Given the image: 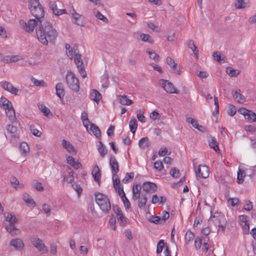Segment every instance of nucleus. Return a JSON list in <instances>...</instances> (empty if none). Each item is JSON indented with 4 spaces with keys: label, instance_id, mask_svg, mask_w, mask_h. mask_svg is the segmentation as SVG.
<instances>
[{
    "label": "nucleus",
    "instance_id": "58",
    "mask_svg": "<svg viewBox=\"0 0 256 256\" xmlns=\"http://www.w3.org/2000/svg\"><path fill=\"white\" fill-rule=\"evenodd\" d=\"M234 6L236 8L242 9L246 7V4L243 0H238L235 2Z\"/></svg>",
    "mask_w": 256,
    "mask_h": 256
},
{
    "label": "nucleus",
    "instance_id": "46",
    "mask_svg": "<svg viewBox=\"0 0 256 256\" xmlns=\"http://www.w3.org/2000/svg\"><path fill=\"white\" fill-rule=\"evenodd\" d=\"M66 54L68 56L70 59H72L73 58L76 56V55L78 52V49H66Z\"/></svg>",
    "mask_w": 256,
    "mask_h": 256
},
{
    "label": "nucleus",
    "instance_id": "24",
    "mask_svg": "<svg viewBox=\"0 0 256 256\" xmlns=\"http://www.w3.org/2000/svg\"><path fill=\"white\" fill-rule=\"evenodd\" d=\"M6 220L9 222V224H14L18 222L17 218L12 214L7 212L4 214Z\"/></svg>",
    "mask_w": 256,
    "mask_h": 256
},
{
    "label": "nucleus",
    "instance_id": "60",
    "mask_svg": "<svg viewBox=\"0 0 256 256\" xmlns=\"http://www.w3.org/2000/svg\"><path fill=\"white\" fill-rule=\"evenodd\" d=\"M164 240H160L157 245L156 252L158 254L161 253L164 248Z\"/></svg>",
    "mask_w": 256,
    "mask_h": 256
},
{
    "label": "nucleus",
    "instance_id": "39",
    "mask_svg": "<svg viewBox=\"0 0 256 256\" xmlns=\"http://www.w3.org/2000/svg\"><path fill=\"white\" fill-rule=\"evenodd\" d=\"M20 150L22 154L25 155L29 152L30 148L26 142H23L20 145Z\"/></svg>",
    "mask_w": 256,
    "mask_h": 256
},
{
    "label": "nucleus",
    "instance_id": "28",
    "mask_svg": "<svg viewBox=\"0 0 256 256\" xmlns=\"http://www.w3.org/2000/svg\"><path fill=\"white\" fill-rule=\"evenodd\" d=\"M118 96L119 98V101L120 104L122 105L130 106L133 103L132 100L128 98L126 96L119 95Z\"/></svg>",
    "mask_w": 256,
    "mask_h": 256
},
{
    "label": "nucleus",
    "instance_id": "18",
    "mask_svg": "<svg viewBox=\"0 0 256 256\" xmlns=\"http://www.w3.org/2000/svg\"><path fill=\"white\" fill-rule=\"evenodd\" d=\"M49 7L52 10L54 14L56 16H60L62 14L66 13V10L60 9L57 8V5L55 2H50L49 3Z\"/></svg>",
    "mask_w": 256,
    "mask_h": 256
},
{
    "label": "nucleus",
    "instance_id": "47",
    "mask_svg": "<svg viewBox=\"0 0 256 256\" xmlns=\"http://www.w3.org/2000/svg\"><path fill=\"white\" fill-rule=\"evenodd\" d=\"M38 106L39 108L44 113V116H48V115L50 114V110L47 107H46L44 104H38Z\"/></svg>",
    "mask_w": 256,
    "mask_h": 256
},
{
    "label": "nucleus",
    "instance_id": "55",
    "mask_svg": "<svg viewBox=\"0 0 256 256\" xmlns=\"http://www.w3.org/2000/svg\"><path fill=\"white\" fill-rule=\"evenodd\" d=\"M0 60L6 64L11 63V55L3 56L0 54Z\"/></svg>",
    "mask_w": 256,
    "mask_h": 256
},
{
    "label": "nucleus",
    "instance_id": "29",
    "mask_svg": "<svg viewBox=\"0 0 256 256\" xmlns=\"http://www.w3.org/2000/svg\"><path fill=\"white\" fill-rule=\"evenodd\" d=\"M150 145V143L148 141V137L142 138L138 142L139 146L142 149H146L148 148Z\"/></svg>",
    "mask_w": 256,
    "mask_h": 256
},
{
    "label": "nucleus",
    "instance_id": "64",
    "mask_svg": "<svg viewBox=\"0 0 256 256\" xmlns=\"http://www.w3.org/2000/svg\"><path fill=\"white\" fill-rule=\"evenodd\" d=\"M30 130L32 134L34 136L40 137L42 134L41 132L36 128H34V126H30Z\"/></svg>",
    "mask_w": 256,
    "mask_h": 256
},
{
    "label": "nucleus",
    "instance_id": "43",
    "mask_svg": "<svg viewBox=\"0 0 256 256\" xmlns=\"http://www.w3.org/2000/svg\"><path fill=\"white\" fill-rule=\"evenodd\" d=\"M148 200V198L146 196L143 195L140 198H139L138 202V207L140 209H142L144 208Z\"/></svg>",
    "mask_w": 256,
    "mask_h": 256
},
{
    "label": "nucleus",
    "instance_id": "59",
    "mask_svg": "<svg viewBox=\"0 0 256 256\" xmlns=\"http://www.w3.org/2000/svg\"><path fill=\"white\" fill-rule=\"evenodd\" d=\"M149 221L155 224H160L162 222L160 217L156 216H152Z\"/></svg>",
    "mask_w": 256,
    "mask_h": 256
},
{
    "label": "nucleus",
    "instance_id": "1",
    "mask_svg": "<svg viewBox=\"0 0 256 256\" xmlns=\"http://www.w3.org/2000/svg\"><path fill=\"white\" fill-rule=\"evenodd\" d=\"M38 39L46 46L48 42H53L58 36V32L52 25L46 20L40 21L38 28H36Z\"/></svg>",
    "mask_w": 256,
    "mask_h": 256
},
{
    "label": "nucleus",
    "instance_id": "31",
    "mask_svg": "<svg viewBox=\"0 0 256 256\" xmlns=\"http://www.w3.org/2000/svg\"><path fill=\"white\" fill-rule=\"evenodd\" d=\"M129 126L130 131L134 134L138 128L137 120L135 117L132 116L129 122Z\"/></svg>",
    "mask_w": 256,
    "mask_h": 256
},
{
    "label": "nucleus",
    "instance_id": "50",
    "mask_svg": "<svg viewBox=\"0 0 256 256\" xmlns=\"http://www.w3.org/2000/svg\"><path fill=\"white\" fill-rule=\"evenodd\" d=\"M167 40L170 42H174L176 40V32L174 31L170 30L167 36Z\"/></svg>",
    "mask_w": 256,
    "mask_h": 256
},
{
    "label": "nucleus",
    "instance_id": "33",
    "mask_svg": "<svg viewBox=\"0 0 256 256\" xmlns=\"http://www.w3.org/2000/svg\"><path fill=\"white\" fill-rule=\"evenodd\" d=\"M90 130L94 134L97 138H100L101 136L100 130L94 124L91 123Z\"/></svg>",
    "mask_w": 256,
    "mask_h": 256
},
{
    "label": "nucleus",
    "instance_id": "54",
    "mask_svg": "<svg viewBox=\"0 0 256 256\" xmlns=\"http://www.w3.org/2000/svg\"><path fill=\"white\" fill-rule=\"evenodd\" d=\"M240 220L244 222V226L248 230H249V223H248V219L246 216L242 215L240 216Z\"/></svg>",
    "mask_w": 256,
    "mask_h": 256
},
{
    "label": "nucleus",
    "instance_id": "20",
    "mask_svg": "<svg viewBox=\"0 0 256 256\" xmlns=\"http://www.w3.org/2000/svg\"><path fill=\"white\" fill-rule=\"evenodd\" d=\"M56 95L60 99L62 100L65 95V92L63 84L61 82L58 83L56 86Z\"/></svg>",
    "mask_w": 256,
    "mask_h": 256
},
{
    "label": "nucleus",
    "instance_id": "27",
    "mask_svg": "<svg viewBox=\"0 0 256 256\" xmlns=\"http://www.w3.org/2000/svg\"><path fill=\"white\" fill-rule=\"evenodd\" d=\"M62 146L66 149L68 152L72 153L75 152L74 146L70 142L66 140H63L62 142Z\"/></svg>",
    "mask_w": 256,
    "mask_h": 256
},
{
    "label": "nucleus",
    "instance_id": "45",
    "mask_svg": "<svg viewBox=\"0 0 256 256\" xmlns=\"http://www.w3.org/2000/svg\"><path fill=\"white\" fill-rule=\"evenodd\" d=\"M138 35L140 36V38L144 42H148L151 44L154 42L153 40H150V36L148 34H144L140 32L138 33Z\"/></svg>",
    "mask_w": 256,
    "mask_h": 256
},
{
    "label": "nucleus",
    "instance_id": "42",
    "mask_svg": "<svg viewBox=\"0 0 256 256\" xmlns=\"http://www.w3.org/2000/svg\"><path fill=\"white\" fill-rule=\"evenodd\" d=\"M32 186L38 191L42 192L44 190V187L41 182L36 180H33L32 182Z\"/></svg>",
    "mask_w": 256,
    "mask_h": 256
},
{
    "label": "nucleus",
    "instance_id": "52",
    "mask_svg": "<svg viewBox=\"0 0 256 256\" xmlns=\"http://www.w3.org/2000/svg\"><path fill=\"white\" fill-rule=\"evenodd\" d=\"M28 8L31 10L34 7L36 8L41 6L38 0H28Z\"/></svg>",
    "mask_w": 256,
    "mask_h": 256
},
{
    "label": "nucleus",
    "instance_id": "17",
    "mask_svg": "<svg viewBox=\"0 0 256 256\" xmlns=\"http://www.w3.org/2000/svg\"><path fill=\"white\" fill-rule=\"evenodd\" d=\"M5 228L12 236L20 235L21 233L20 230L16 228L14 224H8L5 226Z\"/></svg>",
    "mask_w": 256,
    "mask_h": 256
},
{
    "label": "nucleus",
    "instance_id": "61",
    "mask_svg": "<svg viewBox=\"0 0 256 256\" xmlns=\"http://www.w3.org/2000/svg\"><path fill=\"white\" fill-rule=\"evenodd\" d=\"M214 105L216 106V108L214 112H213V115L216 116V114H218L219 112V104H218V97L214 96Z\"/></svg>",
    "mask_w": 256,
    "mask_h": 256
},
{
    "label": "nucleus",
    "instance_id": "19",
    "mask_svg": "<svg viewBox=\"0 0 256 256\" xmlns=\"http://www.w3.org/2000/svg\"><path fill=\"white\" fill-rule=\"evenodd\" d=\"M188 123H190L192 126L198 131L204 132L205 130V128L198 124V120L194 118H189L186 120Z\"/></svg>",
    "mask_w": 256,
    "mask_h": 256
},
{
    "label": "nucleus",
    "instance_id": "6",
    "mask_svg": "<svg viewBox=\"0 0 256 256\" xmlns=\"http://www.w3.org/2000/svg\"><path fill=\"white\" fill-rule=\"evenodd\" d=\"M20 25L22 26L24 30L29 33L34 31L36 25H39V22L38 20L30 19L28 22H26L24 20L20 22Z\"/></svg>",
    "mask_w": 256,
    "mask_h": 256
},
{
    "label": "nucleus",
    "instance_id": "25",
    "mask_svg": "<svg viewBox=\"0 0 256 256\" xmlns=\"http://www.w3.org/2000/svg\"><path fill=\"white\" fill-rule=\"evenodd\" d=\"M90 97L91 99L96 103H98L102 98L100 92L95 89H93L92 90Z\"/></svg>",
    "mask_w": 256,
    "mask_h": 256
},
{
    "label": "nucleus",
    "instance_id": "57",
    "mask_svg": "<svg viewBox=\"0 0 256 256\" xmlns=\"http://www.w3.org/2000/svg\"><path fill=\"white\" fill-rule=\"evenodd\" d=\"M236 110L235 107L232 104H230L228 106V109L227 110L228 114L230 116H233L236 112Z\"/></svg>",
    "mask_w": 256,
    "mask_h": 256
},
{
    "label": "nucleus",
    "instance_id": "4",
    "mask_svg": "<svg viewBox=\"0 0 256 256\" xmlns=\"http://www.w3.org/2000/svg\"><path fill=\"white\" fill-rule=\"evenodd\" d=\"M210 221L212 222L216 226H218L219 230L224 231L226 220L223 214L218 212H215L214 215L210 216Z\"/></svg>",
    "mask_w": 256,
    "mask_h": 256
},
{
    "label": "nucleus",
    "instance_id": "40",
    "mask_svg": "<svg viewBox=\"0 0 256 256\" xmlns=\"http://www.w3.org/2000/svg\"><path fill=\"white\" fill-rule=\"evenodd\" d=\"M0 104L2 105V106H3L4 109L12 106V103L10 101L3 96H2L0 98Z\"/></svg>",
    "mask_w": 256,
    "mask_h": 256
},
{
    "label": "nucleus",
    "instance_id": "48",
    "mask_svg": "<svg viewBox=\"0 0 256 256\" xmlns=\"http://www.w3.org/2000/svg\"><path fill=\"white\" fill-rule=\"evenodd\" d=\"M150 58L154 60L155 62H158L160 60V56L153 50L146 51Z\"/></svg>",
    "mask_w": 256,
    "mask_h": 256
},
{
    "label": "nucleus",
    "instance_id": "38",
    "mask_svg": "<svg viewBox=\"0 0 256 256\" xmlns=\"http://www.w3.org/2000/svg\"><path fill=\"white\" fill-rule=\"evenodd\" d=\"M10 182L11 184H13L14 188L16 190L22 188L24 186V184H20L18 179L15 177L11 178Z\"/></svg>",
    "mask_w": 256,
    "mask_h": 256
},
{
    "label": "nucleus",
    "instance_id": "62",
    "mask_svg": "<svg viewBox=\"0 0 256 256\" xmlns=\"http://www.w3.org/2000/svg\"><path fill=\"white\" fill-rule=\"evenodd\" d=\"M134 176V172L126 173L122 181L124 183H127L130 181V179L133 178Z\"/></svg>",
    "mask_w": 256,
    "mask_h": 256
},
{
    "label": "nucleus",
    "instance_id": "32",
    "mask_svg": "<svg viewBox=\"0 0 256 256\" xmlns=\"http://www.w3.org/2000/svg\"><path fill=\"white\" fill-rule=\"evenodd\" d=\"M114 188L115 190L118 194L120 192H123V186L120 184V179L112 180Z\"/></svg>",
    "mask_w": 256,
    "mask_h": 256
},
{
    "label": "nucleus",
    "instance_id": "49",
    "mask_svg": "<svg viewBox=\"0 0 256 256\" xmlns=\"http://www.w3.org/2000/svg\"><path fill=\"white\" fill-rule=\"evenodd\" d=\"M170 66L172 70V72L175 74L178 75L181 74L182 71L176 63L174 62V64H172Z\"/></svg>",
    "mask_w": 256,
    "mask_h": 256
},
{
    "label": "nucleus",
    "instance_id": "14",
    "mask_svg": "<svg viewBox=\"0 0 256 256\" xmlns=\"http://www.w3.org/2000/svg\"><path fill=\"white\" fill-rule=\"evenodd\" d=\"M142 188L144 191L149 194L154 193L157 190L156 184L150 182H144L142 186Z\"/></svg>",
    "mask_w": 256,
    "mask_h": 256
},
{
    "label": "nucleus",
    "instance_id": "12",
    "mask_svg": "<svg viewBox=\"0 0 256 256\" xmlns=\"http://www.w3.org/2000/svg\"><path fill=\"white\" fill-rule=\"evenodd\" d=\"M1 86L5 90L14 94L15 96L18 95L19 90L14 87L13 85L10 82L7 81H3L1 82Z\"/></svg>",
    "mask_w": 256,
    "mask_h": 256
},
{
    "label": "nucleus",
    "instance_id": "2",
    "mask_svg": "<svg viewBox=\"0 0 256 256\" xmlns=\"http://www.w3.org/2000/svg\"><path fill=\"white\" fill-rule=\"evenodd\" d=\"M96 203L100 208L104 212H108L111 208V206L109 199L106 195L96 192L94 194Z\"/></svg>",
    "mask_w": 256,
    "mask_h": 256
},
{
    "label": "nucleus",
    "instance_id": "35",
    "mask_svg": "<svg viewBox=\"0 0 256 256\" xmlns=\"http://www.w3.org/2000/svg\"><path fill=\"white\" fill-rule=\"evenodd\" d=\"M209 146L211 148L214 149V150L216 152L219 151V147L218 145V143L216 139L213 136L210 137V140H209Z\"/></svg>",
    "mask_w": 256,
    "mask_h": 256
},
{
    "label": "nucleus",
    "instance_id": "15",
    "mask_svg": "<svg viewBox=\"0 0 256 256\" xmlns=\"http://www.w3.org/2000/svg\"><path fill=\"white\" fill-rule=\"evenodd\" d=\"M10 244L13 246L16 250L21 251L24 247V244L22 239L15 238L10 240Z\"/></svg>",
    "mask_w": 256,
    "mask_h": 256
},
{
    "label": "nucleus",
    "instance_id": "63",
    "mask_svg": "<svg viewBox=\"0 0 256 256\" xmlns=\"http://www.w3.org/2000/svg\"><path fill=\"white\" fill-rule=\"evenodd\" d=\"M170 174L173 178H178L180 175V171L176 168H172L170 171Z\"/></svg>",
    "mask_w": 256,
    "mask_h": 256
},
{
    "label": "nucleus",
    "instance_id": "44",
    "mask_svg": "<svg viewBox=\"0 0 256 256\" xmlns=\"http://www.w3.org/2000/svg\"><path fill=\"white\" fill-rule=\"evenodd\" d=\"M214 59L219 62H224V56L221 55L220 53L218 52H214L212 54Z\"/></svg>",
    "mask_w": 256,
    "mask_h": 256
},
{
    "label": "nucleus",
    "instance_id": "8",
    "mask_svg": "<svg viewBox=\"0 0 256 256\" xmlns=\"http://www.w3.org/2000/svg\"><path fill=\"white\" fill-rule=\"evenodd\" d=\"M10 124H8L6 126V132L8 134L10 135V136L14 138H18V127L17 125H19L18 123H12L10 122Z\"/></svg>",
    "mask_w": 256,
    "mask_h": 256
},
{
    "label": "nucleus",
    "instance_id": "11",
    "mask_svg": "<svg viewBox=\"0 0 256 256\" xmlns=\"http://www.w3.org/2000/svg\"><path fill=\"white\" fill-rule=\"evenodd\" d=\"M238 112L244 116L246 119L252 122L256 121V114L250 110L244 108H240L238 110Z\"/></svg>",
    "mask_w": 256,
    "mask_h": 256
},
{
    "label": "nucleus",
    "instance_id": "34",
    "mask_svg": "<svg viewBox=\"0 0 256 256\" xmlns=\"http://www.w3.org/2000/svg\"><path fill=\"white\" fill-rule=\"evenodd\" d=\"M24 200L28 206H35V202L32 197L28 194L25 193L22 196Z\"/></svg>",
    "mask_w": 256,
    "mask_h": 256
},
{
    "label": "nucleus",
    "instance_id": "16",
    "mask_svg": "<svg viewBox=\"0 0 256 256\" xmlns=\"http://www.w3.org/2000/svg\"><path fill=\"white\" fill-rule=\"evenodd\" d=\"M110 166L112 172L118 173L119 172V165L116 157L112 155L110 160Z\"/></svg>",
    "mask_w": 256,
    "mask_h": 256
},
{
    "label": "nucleus",
    "instance_id": "26",
    "mask_svg": "<svg viewBox=\"0 0 256 256\" xmlns=\"http://www.w3.org/2000/svg\"><path fill=\"white\" fill-rule=\"evenodd\" d=\"M70 14L72 15V18L73 19V22L74 24L78 26L82 25V22H80V18H81V16L76 13L74 8L72 10V12H70Z\"/></svg>",
    "mask_w": 256,
    "mask_h": 256
},
{
    "label": "nucleus",
    "instance_id": "5",
    "mask_svg": "<svg viewBox=\"0 0 256 256\" xmlns=\"http://www.w3.org/2000/svg\"><path fill=\"white\" fill-rule=\"evenodd\" d=\"M30 242L34 248L41 254H46L48 252L47 247L45 246L42 240L36 236L30 238Z\"/></svg>",
    "mask_w": 256,
    "mask_h": 256
},
{
    "label": "nucleus",
    "instance_id": "13",
    "mask_svg": "<svg viewBox=\"0 0 256 256\" xmlns=\"http://www.w3.org/2000/svg\"><path fill=\"white\" fill-rule=\"evenodd\" d=\"M5 111L6 116L10 122L18 123V121L16 118L15 110L13 108V106L8 108H5Z\"/></svg>",
    "mask_w": 256,
    "mask_h": 256
},
{
    "label": "nucleus",
    "instance_id": "56",
    "mask_svg": "<svg viewBox=\"0 0 256 256\" xmlns=\"http://www.w3.org/2000/svg\"><path fill=\"white\" fill-rule=\"evenodd\" d=\"M32 81L33 84L37 86H46V82L43 80H38L34 78H32Z\"/></svg>",
    "mask_w": 256,
    "mask_h": 256
},
{
    "label": "nucleus",
    "instance_id": "21",
    "mask_svg": "<svg viewBox=\"0 0 256 256\" xmlns=\"http://www.w3.org/2000/svg\"><path fill=\"white\" fill-rule=\"evenodd\" d=\"M92 174L94 180L96 182H97L98 184H100V181L101 174L100 172V170L98 165L96 164L93 168V169L92 171Z\"/></svg>",
    "mask_w": 256,
    "mask_h": 256
},
{
    "label": "nucleus",
    "instance_id": "41",
    "mask_svg": "<svg viewBox=\"0 0 256 256\" xmlns=\"http://www.w3.org/2000/svg\"><path fill=\"white\" fill-rule=\"evenodd\" d=\"M226 72L231 77H236L240 73L238 70L231 67L226 68Z\"/></svg>",
    "mask_w": 256,
    "mask_h": 256
},
{
    "label": "nucleus",
    "instance_id": "3",
    "mask_svg": "<svg viewBox=\"0 0 256 256\" xmlns=\"http://www.w3.org/2000/svg\"><path fill=\"white\" fill-rule=\"evenodd\" d=\"M66 82L68 87L74 92H78L79 91V80L74 74L70 70L67 72L66 74Z\"/></svg>",
    "mask_w": 256,
    "mask_h": 256
},
{
    "label": "nucleus",
    "instance_id": "30",
    "mask_svg": "<svg viewBox=\"0 0 256 256\" xmlns=\"http://www.w3.org/2000/svg\"><path fill=\"white\" fill-rule=\"evenodd\" d=\"M118 194L120 196L121 200L124 203L126 209H129L130 206V204L128 200L126 197L124 191H123V192H120V193H118Z\"/></svg>",
    "mask_w": 256,
    "mask_h": 256
},
{
    "label": "nucleus",
    "instance_id": "10",
    "mask_svg": "<svg viewBox=\"0 0 256 256\" xmlns=\"http://www.w3.org/2000/svg\"><path fill=\"white\" fill-rule=\"evenodd\" d=\"M30 10L32 15L38 20L39 22H40V21H44L42 19L44 16V11L42 5L36 8L34 7L33 8Z\"/></svg>",
    "mask_w": 256,
    "mask_h": 256
},
{
    "label": "nucleus",
    "instance_id": "36",
    "mask_svg": "<svg viewBox=\"0 0 256 256\" xmlns=\"http://www.w3.org/2000/svg\"><path fill=\"white\" fill-rule=\"evenodd\" d=\"M93 14H94L96 17L101 20H102L104 22L106 23H108V19L104 16L103 14H102L100 12H99L98 10L94 8L93 10Z\"/></svg>",
    "mask_w": 256,
    "mask_h": 256
},
{
    "label": "nucleus",
    "instance_id": "53",
    "mask_svg": "<svg viewBox=\"0 0 256 256\" xmlns=\"http://www.w3.org/2000/svg\"><path fill=\"white\" fill-rule=\"evenodd\" d=\"M128 218L125 217L123 214L118 216V222L119 224L122 226H124L127 222Z\"/></svg>",
    "mask_w": 256,
    "mask_h": 256
},
{
    "label": "nucleus",
    "instance_id": "51",
    "mask_svg": "<svg viewBox=\"0 0 256 256\" xmlns=\"http://www.w3.org/2000/svg\"><path fill=\"white\" fill-rule=\"evenodd\" d=\"M194 238V234L190 230H188L185 235V240L187 244L192 242Z\"/></svg>",
    "mask_w": 256,
    "mask_h": 256
},
{
    "label": "nucleus",
    "instance_id": "37",
    "mask_svg": "<svg viewBox=\"0 0 256 256\" xmlns=\"http://www.w3.org/2000/svg\"><path fill=\"white\" fill-rule=\"evenodd\" d=\"M233 97L234 99L238 103H242L245 101L244 98L242 94L238 92V91H233Z\"/></svg>",
    "mask_w": 256,
    "mask_h": 256
},
{
    "label": "nucleus",
    "instance_id": "7",
    "mask_svg": "<svg viewBox=\"0 0 256 256\" xmlns=\"http://www.w3.org/2000/svg\"><path fill=\"white\" fill-rule=\"evenodd\" d=\"M160 84L168 93L176 94L179 93V91L175 88L174 84L167 80L164 79L160 80Z\"/></svg>",
    "mask_w": 256,
    "mask_h": 256
},
{
    "label": "nucleus",
    "instance_id": "23",
    "mask_svg": "<svg viewBox=\"0 0 256 256\" xmlns=\"http://www.w3.org/2000/svg\"><path fill=\"white\" fill-rule=\"evenodd\" d=\"M166 198L165 196H160L158 197L157 194H154L152 196V202L153 204H158L163 205L166 202Z\"/></svg>",
    "mask_w": 256,
    "mask_h": 256
},
{
    "label": "nucleus",
    "instance_id": "9",
    "mask_svg": "<svg viewBox=\"0 0 256 256\" xmlns=\"http://www.w3.org/2000/svg\"><path fill=\"white\" fill-rule=\"evenodd\" d=\"M195 172L196 176L202 178H207L210 174L208 167L206 165H199Z\"/></svg>",
    "mask_w": 256,
    "mask_h": 256
},
{
    "label": "nucleus",
    "instance_id": "22",
    "mask_svg": "<svg viewBox=\"0 0 256 256\" xmlns=\"http://www.w3.org/2000/svg\"><path fill=\"white\" fill-rule=\"evenodd\" d=\"M66 160L68 164L76 169H78L82 167V164L78 160H76L72 156H68Z\"/></svg>",
    "mask_w": 256,
    "mask_h": 256
}]
</instances>
